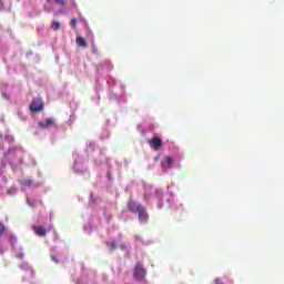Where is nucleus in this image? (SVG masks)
Here are the masks:
<instances>
[{
    "label": "nucleus",
    "instance_id": "obj_1",
    "mask_svg": "<svg viewBox=\"0 0 284 284\" xmlns=\"http://www.w3.org/2000/svg\"><path fill=\"white\" fill-rule=\"evenodd\" d=\"M145 276H148V271L145 267H143V264L141 262H136L134 268H133V277L135 281H145Z\"/></svg>",
    "mask_w": 284,
    "mask_h": 284
},
{
    "label": "nucleus",
    "instance_id": "obj_2",
    "mask_svg": "<svg viewBox=\"0 0 284 284\" xmlns=\"http://www.w3.org/2000/svg\"><path fill=\"white\" fill-rule=\"evenodd\" d=\"M43 105H44L43 100H41V99H33L31 101L29 110L31 112H41L43 110Z\"/></svg>",
    "mask_w": 284,
    "mask_h": 284
},
{
    "label": "nucleus",
    "instance_id": "obj_3",
    "mask_svg": "<svg viewBox=\"0 0 284 284\" xmlns=\"http://www.w3.org/2000/svg\"><path fill=\"white\" fill-rule=\"evenodd\" d=\"M138 219L140 221V223H148L150 215L148 214V212H145V207H139L138 210Z\"/></svg>",
    "mask_w": 284,
    "mask_h": 284
},
{
    "label": "nucleus",
    "instance_id": "obj_4",
    "mask_svg": "<svg viewBox=\"0 0 284 284\" xmlns=\"http://www.w3.org/2000/svg\"><path fill=\"white\" fill-rule=\"evenodd\" d=\"M149 145L154 150H159L160 148H163V140L159 136H153L152 140H149Z\"/></svg>",
    "mask_w": 284,
    "mask_h": 284
},
{
    "label": "nucleus",
    "instance_id": "obj_5",
    "mask_svg": "<svg viewBox=\"0 0 284 284\" xmlns=\"http://www.w3.org/2000/svg\"><path fill=\"white\" fill-rule=\"evenodd\" d=\"M52 125H54V119H52V118H49L45 121L39 122V128H41L42 130L52 128Z\"/></svg>",
    "mask_w": 284,
    "mask_h": 284
},
{
    "label": "nucleus",
    "instance_id": "obj_6",
    "mask_svg": "<svg viewBox=\"0 0 284 284\" xmlns=\"http://www.w3.org/2000/svg\"><path fill=\"white\" fill-rule=\"evenodd\" d=\"M139 207H143V206L134 202V200L129 201L128 203L129 212H138Z\"/></svg>",
    "mask_w": 284,
    "mask_h": 284
},
{
    "label": "nucleus",
    "instance_id": "obj_7",
    "mask_svg": "<svg viewBox=\"0 0 284 284\" xmlns=\"http://www.w3.org/2000/svg\"><path fill=\"white\" fill-rule=\"evenodd\" d=\"M75 43L80 45V48H88V42L82 37H78Z\"/></svg>",
    "mask_w": 284,
    "mask_h": 284
},
{
    "label": "nucleus",
    "instance_id": "obj_8",
    "mask_svg": "<svg viewBox=\"0 0 284 284\" xmlns=\"http://www.w3.org/2000/svg\"><path fill=\"white\" fill-rule=\"evenodd\" d=\"M34 232L38 236H45L47 232L43 226H38L34 229Z\"/></svg>",
    "mask_w": 284,
    "mask_h": 284
},
{
    "label": "nucleus",
    "instance_id": "obj_9",
    "mask_svg": "<svg viewBox=\"0 0 284 284\" xmlns=\"http://www.w3.org/2000/svg\"><path fill=\"white\" fill-rule=\"evenodd\" d=\"M24 187H32V180H30V179H27V180H22L21 182H20Z\"/></svg>",
    "mask_w": 284,
    "mask_h": 284
},
{
    "label": "nucleus",
    "instance_id": "obj_10",
    "mask_svg": "<svg viewBox=\"0 0 284 284\" xmlns=\"http://www.w3.org/2000/svg\"><path fill=\"white\" fill-rule=\"evenodd\" d=\"M51 29H53L54 31L60 30V29H61V22H59V21H53V22L51 23Z\"/></svg>",
    "mask_w": 284,
    "mask_h": 284
},
{
    "label": "nucleus",
    "instance_id": "obj_11",
    "mask_svg": "<svg viewBox=\"0 0 284 284\" xmlns=\"http://www.w3.org/2000/svg\"><path fill=\"white\" fill-rule=\"evenodd\" d=\"M106 245L110 247L111 252H114V250H116V247H118V244L114 241L113 242H108Z\"/></svg>",
    "mask_w": 284,
    "mask_h": 284
},
{
    "label": "nucleus",
    "instance_id": "obj_12",
    "mask_svg": "<svg viewBox=\"0 0 284 284\" xmlns=\"http://www.w3.org/2000/svg\"><path fill=\"white\" fill-rule=\"evenodd\" d=\"M4 233H6V224H3V222H0V236H3Z\"/></svg>",
    "mask_w": 284,
    "mask_h": 284
},
{
    "label": "nucleus",
    "instance_id": "obj_13",
    "mask_svg": "<svg viewBox=\"0 0 284 284\" xmlns=\"http://www.w3.org/2000/svg\"><path fill=\"white\" fill-rule=\"evenodd\" d=\"M166 163H168L169 168H172V163H174V160L171 156H169V158H166Z\"/></svg>",
    "mask_w": 284,
    "mask_h": 284
},
{
    "label": "nucleus",
    "instance_id": "obj_14",
    "mask_svg": "<svg viewBox=\"0 0 284 284\" xmlns=\"http://www.w3.org/2000/svg\"><path fill=\"white\" fill-rule=\"evenodd\" d=\"M77 23H78L77 18H73V19L71 20V28H77Z\"/></svg>",
    "mask_w": 284,
    "mask_h": 284
},
{
    "label": "nucleus",
    "instance_id": "obj_15",
    "mask_svg": "<svg viewBox=\"0 0 284 284\" xmlns=\"http://www.w3.org/2000/svg\"><path fill=\"white\" fill-rule=\"evenodd\" d=\"M59 6H65V0H54Z\"/></svg>",
    "mask_w": 284,
    "mask_h": 284
},
{
    "label": "nucleus",
    "instance_id": "obj_16",
    "mask_svg": "<svg viewBox=\"0 0 284 284\" xmlns=\"http://www.w3.org/2000/svg\"><path fill=\"white\" fill-rule=\"evenodd\" d=\"M51 261H53V263L59 264V260L57 258V255H51Z\"/></svg>",
    "mask_w": 284,
    "mask_h": 284
},
{
    "label": "nucleus",
    "instance_id": "obj_17",
    "mask_svg": "<svg viewBox=\"0 0 284 284\" xmlns=\"http://www.w3.org/2000/svg\"><path fill=\"white\" fill-rule=\"evenodd\" d=\"M92 53L93 54H99V50L97 49V47H92Z\"/></svg>",
    "mask_w": 284,
    "mask_h": 284
},
{
    "label": "nucleus",
    "instance_id": "obj_18",
    "mask_svg": "<svg viewBox=\"0 0 284 284\" xmlns=\"http://www.w3.org/2000/svg\"><path fill=\"white\" fill-rule=\"evenodd\" d=\"M215 284H223V282H221V280H215Z\"/></svg>",
    "mask_w": 284,
    "mask_h": 284
}]
</instances>
